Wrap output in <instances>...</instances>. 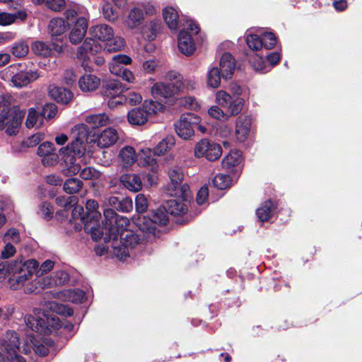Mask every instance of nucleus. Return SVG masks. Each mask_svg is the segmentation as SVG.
Returning <instances> with one entry per match:
<instances>
[{
	"label": "nucleus",
	"mask_w": 362,
	"mask_h": 362,
	"mask_svg": "<svg viewBox=\"0 0 362 362\" xmlns=\"http://www.w3.org/2000/svg\"><path fill=\"white\" fill-rule=\"evenodd\" d=\"M95 137L93 143H97L101 148H107L115 144L118 140V134L116 129L112 128H106L102 132H98L94 134Z\"/></svg>",
	"instance_id": "nucleus-21"
},
{
	"label": "nucleus",
	"mask_w": 362,
	"mask_h": 362,
	"mask_svg": "<svg viewBox=\"0 0 362 362\" xmlns=\"http://www.w3.org/2000/svg\"><path fill=\"white\" fill-rule=\"evenodd\" d=\"M250 65L256 72L267 73L269 71L263 57L258 54L250 55Z\"/></svg>",
	"instance_id": "nucleus-43"
},
{
	"label": "nucleus",
	"mask_w": 362,
	"mask_h": 362,
	"mask_svg": "<svg viewBox=\"0 0 362 362\" xmlns=\"http://www.w3.org/2000/svg\"><path fill=\"white\" fill-rule=\"evenodd\" d=\"M148 208V201L143 194H138L135 198V209L139 214L144 213Z\"/></svg>",
	"instance_id": "nucleus-55"
},
{
	"label": "nucleus",
	"mask_w": 362,
	"mask_h": 362,
	"mask_svg": "<svg viewBox=\"0 0 362 362\" xmlns=\"http://www.w3.org/2000/svg\"><path fill=\"white\" fill-rule=\"evenodd\" d=\"M121 105H136L142 100L141 94L134 90H124L122 95L120 97Z\"/></svg>",
	"instance_id": "nucleus-38"
},
{
	"label": "nucleus",
	"mask_w": 362,
	"mask_h": 362,
	"mask_svg": "<svg viewBox=\"0 0 362 362\" xmlns=\"http://www.w3.org/2000/svg\"><path fill=\"white\" fill-rule=\"evenodd\" d=\"M72 134L73 139L66 147L61 148L59 153L67 156L65 162L69 158L70 163L74 164L76 158H81L85 155L88 144L94 141V139L90 138L94 136H88V130L83 125H75Z\"/></svg>",
	"instance_id": "nucleus-5"
},
{
	"label": "nucleus",
	"mask_w": 362,
	"mask_h": 362,
	"mask_svg": "<svg viewBox=\"0 0 362 362\" xmlns=\"http://www.w3.org/2000/svg\"><path fill=\"white\" fill-rule=\"evenodd\" d=\"M132 59L126 54H117L112 57V62L110 63L109 68L110 66H117L116 70H118L119 67H124V65L131 64Z\"/></svg>",
	"instance_id": "nucleus-51"
},
{
	"label": "nucleus",
	"mask_w": 362,
	"mask_h": 362,
	"mask_svg": "<svg viewBox=\"0 0 362 362\" xmlns=\"http://www.w3.org/2000/svg\"><path fill=\"white\" fill-rule=\"evenodd\" d=\"M0 78L11 82L16 88H23L34 82L39 78L37 70L29 69L25 63L13 64L0 71Z\"/></svg>",
	"instance_id": "nucleus-6"
},
{
	"label": "nucleus",
	"mask_w": 362,
	"mask_h": 362,
	"mask_svg": "<svg viewBox=\"0 0 362 362\" xmlns=\"http://www.w3.org/2000/svg\"><path fill=\"white\" fill-rule=\"evenodd\" d=\"M243 153L238 150H230L222 160V168L228 173H236L242 167Z\"/></svg>",
	"instance_id": "nucleus-19"
},
{
	"label": "nucleus",
	"mask_w": 362,
	"mask_h": 362,
	"mask_svg": "<svg viewBox=\"0 0 362 362\" xmlns=\"http://www.w3.org/2000/svg\"><path fill=\"white\" fill-rule=\"evenodd\" d=\"M89 35L95 41L98 40L107 42L104 47L108 52H117L124 45V40L122 37L113 38L114 33L112 28L106 24H100L91 26L89 29Z\"/></svg>",
	"instance_id": "nucleus-8"
},
{
	"label": "nucleus",
	"mask_w": 362,
	"mask_h": 362,
	"mask_svg": "<svg viewBox=\"0 0 362 362\" xmlns=\"http://www.w3.org/2000/svg\"><path fill=\"white\" fill-rule=\"evenodd\" d=\"M133 209V202L129 197H121L117 205V210L124 213H128Z\"/></svg>",
	"instance_id": "nucleus-57"
},
{
	"label": "nucleus",
	"mask_w": 362,
	"mask_h": 362,
	"mask_svg": "<svg viewBox=\"0 0 362 362\" xmlns=\"http://www.w3.org/2000/svg\"><path fill=\"white\" fill-rule=\"evenodd\" d=\"M11 51L15 57L21 58L28 53L29 47L24 42H17L12 45Z\"/></svg>",
	"instance_id": "nucleus-48"
},
{
	"label": "nucleus",
	"mask_w": 362,
	"mask_h": 362,
	"mask_svg": "<svg viewBox=\"0 0 362 362\" xmlns=\"http://www.w3.org/2000/svg\"><path fill=\"white\" fill-rule=\"evenodd\" d=\"M163 25L160 20H153L151 21L148 25L146 26V30L149 31V34H146V37L148 40L152 41L154 40L158 35L161 30Z\"/></svg>",
	"instance_id": "nucleus-46"
},
{
	"label": "nucleus",
	"mask_w": 362,
	"mask_h": 362,
	"mask_svg": "<svg viewBox=\"0 0 362 362\" xmlns=\"http://www.w3.org/2000/svg\"><path fill=\"white\" fill-rule=\"evenodd\" d=\"M175 144V137L172 135L167 136L165 139L160 141L153 148V155L161 156L165 154L168 151L172 148Z\"/></svg>",
	"instance_id": "nucleus-36"
},
{
	"label": "nucleus",
	"mask_w": 362,
	"mask_h": 362,
	"mask_svg": "<svg viewBox=\"0 0 362 362\" xmlns=\"http://www.w3.org/2000/svg\"><path fill=\"white\" fill-rule=\"evenodd\" d=\"M119 182L124 187L133 192H138L142 189L141 178L138 174L124 173L119 176Z\"/></svg>",
	"instance_id": "nucleus-27"
},
{
	"label": "nucleus",
	"mask_w": 362,
	"mask_h": 362,
	"mask_svg": "<svg viewBox=\"0 0 362 362\" xmlns=\"http://www.w3.org/2000/svg\"><path fill=\"white\" fill-rule=\"evenodd\" d=\"M180 82L156 83L151 88V93L155 98L163 97L168 99L175 97L180 91Z\"/></svg>",
	"instance_id": "nucleus-16"
},
{
	"label": "nucleus",
	"mask_w": 362,
	"mask_h": 362,
	"mask_svg": "<svg viewBox=\"0 0 362 362\" xmlns=\"http://www.w3.org/2000/svg\"><path fill=\"white\" fill-rule=\"evenodd\" d=\"M104 219L102 221V226H98L96 223H93L90 221L83 206L76 205L71 210V221L80 220L83 224L85 232L90 233L91 238L95 241L101 240L103 230L110 232L111 227V221L115 222V211L112 209H106L103 211Z\"/></svg>",
	"instance_id": "nucleus-4"
},
{
	"label": "nucleus",
	"mask_w": 362,
	"mask_h": 362,
	"mask_svg": "<svg viewBox=\"0 0 362 362\" xmlns=\"http://www.w3.org/2000/svg\"><path fill=\"white\" fill-rule=\"evenodd\" d=\"M124 87L117 79H111L105 81L102 86L100 93L103 96L109 98L108 107L114 108L121 105L120 97L122 95Z\"/></svg>",
	"instance_id": "nucleus-12"
},
{
	"label": "nucleus",
	"mask_w": 362,
	"mask_h": 362,
	"mask_svg": "<svg viewBox=\"0 0 362 362\" xmlns=\"http://www.w3.org/2000/svg\"><path fill=\"white\" fill-rule=\"evenodd\" d=\"M194 151L197 158L205 157L209 161H214L221 157L222 147L213 141L203 139L196 144Z\"/></svg>",
	"instance_id": "nucleus-13"
},
{
	"label": "nucleus",
	"mask_w": 362,
	"mask_h": 362,
	"mask_svg": "<svg viewBox=\"0 0 362 362\" xmlns=\"http://www.w3.org/2000/svg\"><path fill=\"white\" fill-rule=\"evenodd\" d=\"M31 49L33 53L39 57L46 58L54 54V52L60 54L64 49L62 45L51 40L50 43H46L42 41H35L33 42Z\"/></svg>",
	"instance_id": "nucleus-17"
},
{
	"label": "nucleus",
	"mask_w": 362,
	"mask_h": 362,
	"mask_svg": "<svg viewBox=\"0 0 362 362\" xmlns=\"http://www.w3.org/2000/svg\"><path fill=\"white\" fill-rule=\"evenodd\" d=\"M83 186V182L76 177L68 178L64 183V190L70 194L77 193Z\"/></svg>",
	"instance_id": "nucleus-42"
},
{
	"label": "nucleus",
	"mask_w": 362,
	"mask_h": 362,
	"mask_svg": "<svg viewBox=\"0 0 362 362\" xmlns=\"http://www.w3.org/2000/svg\"><path fill=\"white\" fill-rule=\"evenodd\" d=\"M69 281V274L63 270H59L54 272V275L48 281L47 283H44L45 286L53 287L55 286H62L67 284Z\"/></svg>",
	"instance_id": "nucleus-37"
},
{
	"label": "nucleus",
	"mask_w": 362,
	"mask_h": 362,
	"mask_svg": "<svg viewBox=\"0 0 362 362\" xmlns=\"http://www.w3.org/2000/svg\"><path fill=\"white\" fill-rule=\"evenodd\" d=\"M42 163L45 166H52L56 164L58 161L59 156L58 154L54 153V151L45 155L42 156Z\"/></svg>",
	"instance_id": "nucleus-62"
},
{
	"label": "nucleus",
	"mask_w": 362,
	"mask_h": 362,
	"mask_svg": "<svg viewBox=\"0 0 362 362\" xmlns=\"http://www.w3.org/2000/svg\"><path fill=\"white\" fill-rule=\"evenodd\" d=\"M163 16L170 29H177L179 16L177 11L173 7L168 6L163 8Z\"/></svg>",
	"instance_id": "nucleus-32"
},
{
	"label": "nucleus",
	"mask_w": 362,
	"mask_h": 362,
	"mask_svg": "<svg viewBox=\"0 0 362 362\" xmlns=\"http://www.w3.org/2000/svg\"><path fill=\"white\" fill-rule=\"evenodd\" d=\"M264 47L262 36L255 34H250V49L258 51Z\"/></svg>",
	"instance_id": "nucleus-60"
},
{
	"label": "nucleus",
	"mask_w": 362,
	"mask_h": 362,
	"mask_svg": "<svg viewBox=\"0 0 362 362\" xmlns=\"http://www.w3.org/2000/svg\"><path fill=\"white\" fill-rule=\"evenodd\" d=\"M139 230L143 233L142 238L148 240L159 236L160 230L152 218L144 215H139L134 221Z\"/></svg>",
	"instance_id": "nucleus-15"
},
{
	"label": "nucleus",
	"mask_w": 362,
	"mask_h": 362,
	"mask_svg": "<svg viewBox=\"0 0 362 362\" xmlns=\"http://www.w3.org/2000/svg\"><path fill=\"white\" fill-rule=\"evenodd\" d=\"M264 47L267 49H272L274 48L277 43V37L274 33L272 32H264L262 34Z\"/></svg>",
	"instance_id": "nucleus-53"
},
{
	"label": "nucleus",
	"mask_w": 362,
	"mask_h": 362,
	"mask_svg": "<svg viewBox=\"0 0 362 362\" xmlns=\"http://www.w3.org/2000/svg\"><path fill=\"white\" fill-rule=\"evenodd\" d=\"M148 155L144 153V156L141 158V163L144 166H150L152 170H155L158 168L156 159L151 156V150L148 149Z\"/></svg>",
	"instance_id": "nucleus-58"
},
{
	"label": "nucleus",
	"mask_w": 362,
	"mask_h": 362,
	"mask_svg": "<svg viewBox=\"0 0 362 362\" xmlns=\"http://www.w3.org/2000/svg\"><path fill=\"white\" fill-rule=\"evenodd\" d=\"M187 200V198L186 199H182L180 198L172 199L166 201L165 206L170 214L175 216H182L187 211V206L183 202V201Z\"/></svg>",
	"instance_id": "nucleus-30"
},
{
	"label": "nucleus",
	"mask_w": 362,
	"mask_h": 362,
	"mask_svg": "<svg viewBox=\"0 0 362 362\" xmlns=\"http://www.w3.org/2000/svg\"><path fill=\"white\" fill-rule=\"evenodd\" d=\"M102 11L104 18L109 21L114 22L118 18L117 11L114 9L112 4L109 2H106L103 4Z\"/></svg>",
	"instance_id": "nucleus-50"
},
{
	"label": "nucleus",
	"mask_w": 362,
	"mask_h": 362,
	"mask_svg": "<svg viewBox=\"0 0 362 362\" xmlns=\"http://www.w3.org/2000/svg\"><path fill=\"white\" fill-rule=\"evenodd\" d=\"M142 105L144 109L146 110L148 118L149 115H156L158 112H161L165 108V106L161 103L152 100H144Z\"/></svg>",
	"instance_id": "nucleus-44"
},
{
	"label": "nucleus",
	"mask_w": 362,
	"mask_h": 362,
	"mask_svg": "<svg viewBox=\"0 0 362 362\" xmlns=\"http://www.w3.org/2000/svg\"><path fill=\"white\" fill-rule=\"evenodd\" d=\"M115 222L111 221V230H103L101 240L105 243H110L112 253L120 260L130 256V252L141 243V234L133 230L126 229L129 224V219L115 212Z\"/></svg>",
	"instance_id": "nucleus-1"
},
{
	"label": "nucleus",
	"mask_w": 362,
	"mask_h": 362,
	"mask_svg": "<svg viewBox=\"0 0 362 362\" xmlns=\"http://www.w3.org/2000/svg\"><path fill=\"white\" fill-rule=\"evenodd\" d=\"M222 76L218 67H211L207 73L206 83L209 87L216 88L220 86Z\"/></svg>",
	"instance_id": "nucleus-40"
},
{
	"label": "nucleus",
	"mask_w": 362,
	"mask_h": 362,
	"mask_svg": "<svg viewBox=\"0 0 362 362\" xmlns=\"http://www.w3.org/2000/svg\"><path fill=\"white\" fill-rule=\"evenodd\" d=\"M98 171L93 168L86 167L80 172V177L83 180H92L97 177Z\"/></svg>",
	"instance_id": "nucleus-63"
},
{
	"label": "nucleus",
	"mask_w": 362,
	"mask_h": 362,
	"mask_svg": "<svg viewBox=\"0 0 362 362\" xmlns=\"http://www.w3.org/2000/svg\"><path fill=\"white\" fill-rule=\"evenodd\" d=\"M209 189L207 186H202L197 194L196 201L199 205L203 204L208 199Z\"/></svg>",
	"instance_id": "nucleus-64"
},
{
	"label": "nucleus",
	"mask_w": 362,
	"mask_h": 362,
	"mask_svg": "<svg viewBox=\"0 0 362 362\" xmlns=\"http://www.w3.org/2000/svg\"><path fill=\"white\" fill-rule=\"evenodd\" d=\"M58 111L57 106L52 103L45 104L40 112V115L45 119L53 118Z\"/></svg>",
	"instance_id": "nucleus-52"
},
{
	"label": "nucleus",
	"mask_w": 362,
	"mask_h": 362,
	"mask_svg": "<svg viewBox=\"0 0 362 362\" xmlns=\"http://www.w3.org/2000/svg\"><path fill=\"white\" fill-rule=\"evenodd\" d=\"M24 113L18 105H11L8 102L2 103L0 110V130L5 129L9 136L16 135L22 122Z\"/></svg>",
	"instance_id": "nucleus-7"
},
{
	"label": "nucleus",
	"mask_w": 362,
	"mask_h": 362,
	"mask_svg": "<svg viewBox=\"0 0 362 362\" xmlns=\"http://www.w3.org/2000/svg\"><path fill=\"white\" fill-rule=\"evenodd\" d=\"M144 21V12L142 9L134 7L129 13L126 20L129 28L133 29L140 25Z\"/></svg>",
	"instance_id": "nucleus-33"
},
{
	"label": "nucleus",
	"mask_w": 362,
	"mask_h": 362,
	"mask_svg": "<svg viewBox=\"0 0 362 362\" xmlns=\"http://www.w3.org/2000/svg\"><path fill=\"white\" fill-rule=\"evenodd\" d=\"M54 144L52 142L46 141L41 144L37 148V155L39 156L47 155L54 151Z\"/></svg>",
	"instance_id": "nucleus-61"
},
{
	"label": "nucleus",
	"mask_w": 362,
	"mask_h": 362,
	"mask_svg": "<svg viewBox=\"0 0 362 362\" xmlns=\"http://www.w3.org/2000/svg\"><path fill=\"white\" fill-rule=\"evenodd\" d=\"M170 182L166 186L167 194L175 198L186 199L190 194L189 186L183 182L184 173L181 168L173 167L168 170Z\"/></svg>",
	"instance_id": "nucleus-9"
},
{
	"label": "nucleus",
	"mask_w": 362,
	"mask_h": 362,
	"mask_svg": "<svg viewBox=\"0 0 362 362\" xmlns=\"http://www.w3.org/2000/svg\"><path fill=\"white\" fill-rule=\"evenodd\" d=\"M249 137V116L240 115L236 120L235 138L238 141L243 143Z\"/></svg>",
	"instance_id": "nucleus-28"
},
{
	"label": "nucleus",
	"mask_w": 362,
	"mask_h": 362,
	"mask_svg": "<svg viewBox=\"0 0 362 362\" xmlns=\"http://www.w3.org/2000/svg\"><path fill=\"white\" fill-rule=\"evenodd\" d=\"M85 121L86 124L81 123L78 125L85 126L88 130V136L95 137L94 134L100 132L99 128L107 124L108 117L105 114L90 115L86 117Z\"/></svg>",
	"instance_id": "nucleus-20"
},
{
	"label": "nucleus",
	"mask_w": 362,
	"mask_h": 362,
	"mask_svg": "<svg viewBox=\"0 0 362 362\" xmlns=\"http://www.w3.org/2000/svg\"><path fill=\"white\" fill-rule=\"evenodd\" d=\"M220 67L222 78L225 80L231 78L235 69V60L230 52H224L220 59Z\"/></svg>",
	"instance_id": "nucleus-26"
},
{
	"label": "nucleus",
	"mask_w": 362,
	"mask_h": 362,
	"mask_svg": "<svg viewBox=\"0 0 362 362\" xmlns=\"http://www.w3.org/2000/svg\"><path fill=\"white\" fill-rule=\"evenodd\" d=\"M177 47L180 52L186 56H190L194 52L196 46L188 30L180 31L177 36Z\"/></svg>",
	"instance_id": "nucleus-22"
},
{
	"label": "nucleus",
	"mask_w": 362,
	"mask_h": 362,
	"mask_svg": "<svg viewBox=\"0 0 362 362\" xmlns=\"http://www.w3.org/2000/svg\"><path fill=\"white\" fill-rule=\"evenodd\" d=\"M233 178L226 174L218 173L212 180V185L217 189L223 190L230 187Z\"/></svg>",
	"instance_id": "nucleus-39"
},
{
	"label": "nucleus",
	"mask_w": 362,
	"mask_h": 362,
	"mask_svg": "<svg viewBox=\"0 0 362 362\" xmlns=\"http://www.w3.org/2000/svg\"><path fill=\"white\" fill-rule=\"evenodd\" d=\"M124 168H129L136 161V153L132 146H126L122 148L119 154Z\"/></svg>",
	"instance_id": "nucleus-34"
},
{
	"label": "nucleus",
	"mask_w": 362,
	"mask_h": 362,
	"mask_svg": "<svg viewBox=\"0 0 362 362\" xmlns=\"http://www.w3.org/2000/svg\"><path fill=\"white\" fill-rule=\"evenodd\" d=\"M98 203L94 199H89L86 204V213L90 221L93 223H96L97 226H101L98 223L99 218L101 217L100 213L98 211Z\"/></svg>",
	"instance_id": "nucleus-35"
},
{
	"label": "nucleus",
	"mask_w": 362,
	"mask_h": 362,
	"mask_svg": "<svg viewBox=\"0 0 362 362\" xmlns=\"http://www.w3.org/2000/svg\"><path fill=\"white\" fill-rule=\"evenodd\" d=\"M37 214L45 220L50 221L53 217L54 206L47 202H43L39 206Z\"/></svg>",
	"instance_id": "nucleus-47"
},
{
	"label": "nucleus",
	"mask_w": 362,
	"mask_h": 362,
	"mask_svg": "<svg viewBox=\"0 0 362 362\" xmlns=\"http://www.w3.org/2000/svg\"><path fill=\"white\" fill-rule=\"evenodd\" d=\"M54 265V262L52 260L47 259L45 260L39 268V265L35 269V271L32 272V275L29 277L30 278L34 274H35L36 276H40L44 274L48 273L50 272Z\"/></svg>",
	"instance_id": "nucleus-54"
},
{
	"label": "nucleus",
	"mask_w": 362,
	"mask_h": 362,
	"mask_svg": "<svg viewBox=\"0 0 362 362\" xmlns=\"http://www.w3.org/2000/svg\"><path fill=\"white\" fill-rule=\"evenodd\" d=\"M46 6L53 11H61L66 6L65 0H46Z\"/></svg>",
	"instance_id": "nucleus-59"
},
{
	"label": "nucleus",
	"mask_w": 362,
	"mask_h": 362,
	"mask_svg": "<svg viewBox=\"0 0 362 362\" xmlns=\"http://www.w3.org/2000/svg\"><path fill=\"white\" fill-rule=\"evenodd\" d=\"M128 122L132 125H143L148 121L146 110L141 107H134L128 112Z\"/></svg>",
	"instance_id": "nucleus-31"
},
{
	"label": "nucleus",
	"mask_w": 362,
	"mask_h": 362,
	"mask_svg": "<svg viewBox=\"0 0 362 362\" xmlns=\"http://www.w3.org/2000/svg\"><path fill=\"white\" fill-rule=\"evenodd\" d=\"M0 346L8 354L5 356L0 353V362H26L24 357L16 353L20 346L19 334L16 332L8 330L0 339Z\"/></svg>",
	"instance_id": "nucleus-10"
},
{
	"label": "nucleus",
	"mask_w": 362,
	"mask_h": 362,
	"mask_svg": "<svg viewBox=\"0 0 362 362\" xmlns=\"http://www.w3.org/2000/svg\"><path fill=\"white\" fill-rule=\"evenodd\" d=\"M278 202L269 199L261 204L256 210V215L261 222L268 221L277 213Z\"/></svg>",
	"instance_id": "nucleus-25"
},
{
	"label": "nucleus",
	"mask_w": 362,
	"mask_h": 362,
	"mask_svg": "<svg viewBox=\"0 0 362 362\" xmlns=\"http://www.w3.org/2000/svg\"><path fill=\"white\" fill-rule=\"evenodd\" d=\"M70 24L62 18H54L48 25V31L51 40L56 42H62L63 35L69 29Z\"/></svg>",
	"instance_id": "nucleus-18"
},
{
	"label": "nucleus",
	"mask_w": 362,
	"mask_h": 362,
	"mask_svg": "<svg viewBox=\"0 0 362 362\" xmlns=\"http://www.w3.org/2000/svg\"><path fill=\"white\" fill-rule=\"evenodd\" d=\"M46 309L35 308V315H27L25 322L28 327L41 334H49L53 329H58L62 327L57 314L70 317L74 315V310L64 304L49 301L46 303Z\"/></svg>",
	"instance_id": "nucleus-2"
},
{
	"label": "nucleus",
	"mask_w": 362,
	"mask_h": 362,
	"mask_svg": "<svg viewBox=\"0 0 362 362\" xmlns=\"http://www.w3.org/2000/svg\"><path fill=\"white\" fill-rule=\"evenodd\" d=\"M233 98V96H231L224 90H218L216 95V103L223 107H226L228 105Z\"/></svg>",
	"instance_id": "nucleus-56"
},
{
	"label": "nucleus",
	"mask_w": 362,
	"mask_h": 362,
	"mask_svg": "<svg viewBox=\"0 0 362 362\" xmlns=\"http://www.w3.org/2000/svg\"><path fill=\"white\" fill-rule=\"evenodd\" d=\"M200 117L192 112L182 113L175 124V129L178 136L188 140L194 134L195 126L200 123Z\"/></svg>",
	"instance_id": "nucleus-11"
},
{
	"label": "nucleus",
	"mask_w": 362,
	"mask_h": 362,
	"mask_svg": "<svg viewBox=\"0 0 362 362\" xmlns=\"http://www.w3.org/2000/svg\"><path fill=\"white\" fill-rule=\"evenodd\" d=\"M245 104L244 100L240 96H233L230 103L226 107L228 112L230 115H237L239 114Z\"/></svg>",
	"instance_id": "nucleus-45"
},
{
	"label": "nucleus",
	"mask_w": 362,
	"mask_h": 362,
	"mask_svg": "<svg viewBox=\"0 0 362 362\" xmlns=\"http://www.w3.org/2000/svg\"><path fill=\"white\" fill-rule=\"evenodd\" d=\"M117 66H110V71L112 74H115L117 76H119L122 77V79L128 81V82H133L134 80V76L132 74L131 71L129 69L122 67L118 69V70H116Z\"/></svg>",
	"instance_id": "nucleus-49"
},
{
	"label": "nucleus",
	"mask_w": 362,
	"mask_h": 362,
	"mask_svg": "<svg viewBox=\"0 0 362 362\" xmlns=\"http://www.w3.org/2000/svg\"><path fill=\"white\" fill-rule=\"evenodd\" d=\"M170 214L165 204L159 206L152 214V218L156 225L165 226L168 223Z\"/></svg>",
	"instance_id": "nucleus-41"
},
{
	"label": "nucleus",
	"mask_w": 362,
	"mask_h": 362,
	"mask_svg": "<svg viewBox=\"0 0 362 362\" xmlns=\"http://www.w3.org/2000/svg\"><path fill=\"white\" fill-rule=\"evenodd\" d=\"M100 44L95 41L93 38H86L82 45L78 47L76 57L82 61V66L85 70L88 67L90 58L88 54L95 55L102 49Z\"/></svg>",
	"instance_id": "nucleus-14"
},
{
	"label": "nucleus",
	"mask_w": 362,
	"mask_h": 362,
	"mask_svg": "<svg viewBox=\"0 0 362 362\" xmlns=\"http://www.w3.org/2000/svg\"><path fill=\"white\" fill-rule=\"evenodd\" d=\"M38 266V262L35 259L22 261H11L0 262V279H5L7 276L11 288L16 290L23 286L25 282L29 279L32 272L35 271Z\"/></svg>",
	"instance_id": "nucleus-3"
},
{
	"label": "nucleus",
	"mask_w": 362,
	"mask_h": 362,
	"mask_svg": "<svg viewBox=\"0 0 362 362\" xmlns=\"http://www.w3.org/2000/svg\"><path fill=\"white\" fill-rule=\"evenodd\" d=\"M100 85V78L95 75L87 74L78 78V86L83 92L95 90Z\"/></svg>",
	"instance_id": "nucleus-29"
},
{
	"label": "nucleus",
	"mask_w": 362,
	"mask_h": 362,
	"mask_svg": "<svg viewBox=\"0 0 362 362\" xmlns=\"http://www.w3.org/2000/svg\"><path fill=\"white\" fill-rule=\"evenodd\" d=\"M48 93L52 99L62 105L70 103L74 98L73 93L62 86H49Z\"/></svg>",
	"instance_id": "nucleus-24"
},
{
	"label": "nucleus",
	"mask_w": 362,
	"mask_h": 362,
	"mask_svg": "<svg viewBox=\"0 0 362 362\" xmlns=\"http://www.w3.org/2000/svg\"><path fill=\"white\" fill-rule=\"evenodd\" d=\"M88 21L84 17H79L75 21L74 25L69 34V41L71 44L80 43L87 32Z\"/></svg>",
	"instance_id": "nucleus-23"
}]
</instances>
